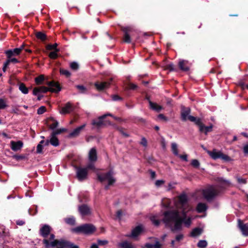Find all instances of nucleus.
Here are the masks:
<instances>
[{"label":"nucleus","mask_w":248,"mask_h":248,"mask_svg":"<svg viewBox=\"0 0 248 248\" xmlns=\"http://www.w3.org/2000/svg\"><path fill=\"white\" fill-rule=\"evenodd\" d=\"M176 210L167 211L164 213L163 219L166 226L170 227L173 231H178L181 229L182 224L188 227L191 223V218L186 217V213L190 210L188 203L187 195L182 194L178 197L175 202Z\"/></svg>","instance_id":"nucleus-1"},{"label":"nucleus","mask_w":248,"mask_h":248,"mask_svg":"<svg viewBox=\"0 0 248 248\" xmlns=\"http://www.w3.org/2000/svg\"><path fill=\"white\" fill-rule=\"evenodd\" d=\"M55 235L53 234L51 235V239L52 241L49 242V240L45 239L43 240V243L46 247H57L56 248H78L77 245L66 241L58 240L54 239Z\"/></svg>","instance_id":"nucleus-2"},{"label":"nucleus","mask_w":248,"mask_h":248,"mask_svg":"<svg viewBox=\"0 0 248 248\" xmlns=\"http://www.w3.org/2000/svg\"><path fill=\"white\" fill-rule=\"evenodd\" d=\"M46 84L48 87L41 86L34 88L33 90V95H37L39 93H45L48 91L57 93L61 90V88L59 84L54 81L46 82Z\"/></svg>","instance_id":"nucleus-3"},{"label":"nucleus","mask_w":248,"mask_h":248,"mask_svg":"<svg viewBox=\"0 0 248 248\" xmlns=\"http://www.w3.org/2000/svg\"><path fill=\"white\" fill-rule=\"evenodd\" d=\"M199 192L208 202L212 201L220 192L218 187L213 186H210L202 189L199 190Z\"/></svg>","instance_id":"nucleus-4"},{"label":"nucleus","mask_w":248,"mask_h":248,"mask_svg":"<svg viewBox=\"0 0 248 248\" xmlns=\"http://www.w3.org/2000/svg\"><path fill=\"white\" fill-rule=\"evenodd\" d=\"M97 177L98 180L101 182H108V185L105 186V189H108L110 186L115 182L114 172L112 170L105 173H97Z\"/></svg>","instance_id":"nucleus-5"},{"label":"nucleus","mask_w":248,"mask_h":248,"mask_svg":"<svg viewBox=\"0 0 248 248\" xmlns=\"http://www.w3.org/2000/svg\"><path fill=\"white\" fill-rule=\"evenodd\" d=\"M95 227L91 224H85L74 228L72 231L76 233L90 234L95 231Z\"/></svg>","instance_id":"nucleus-6"},{"label":"nucleus","mask_w":248,"mask_h":248,"mask_svg":"<svg viewBox=\"0 0 248 248\" xmlns=\"http://www.w3.org/2000/svg\"><path fill=\"white\" fill-rule=\"evenodd\" d=\"M208 155L214 160L221 158L225 161H230L231 158L227 155L223 154L221 151H217L216 149L212 151H207Z\"/></svg>","instance_id":"nucleus-7"},{"label":"nucleus","mask_w":248,"mask_h":248,"mask_svg":"<svg viewBox=\"0 0 248 248\" xmlns=\"http://www.w3.org/2000/svg\"><path fill=\"white\" fill-rule=\"evenodd\" d=\"M108 116L112 117L114 119H117V118L114 117L111 113H108L107 114H105L102 116L99 117L98 119L93 120L92 122V124L93 125H95L98 127H100L105 125V123H104V122L103 121V119Z\"/></svg>","instance_id":"nucleus-8"},{"label":"nucleus","mask_w":248,"mask_h":248,"mask_svg":"<svg viewBox=\"0 0 248 248\" xmlns=\"http://www.w3.org/2000/svg\"><path fill=\"white\" fill-rule=\"evenodd\" d=\"M88 171L87 169L79 168L77 170V176L78 180L83 181L87 178Z\"/></svg>","instance_id":"nucleus-9"},{"label":"nucleus","mask_w":248,"mask_h":248,"mask_svg":"<svg viewBox=\"0 0 248 248\" xmlns=\"http://www.w3.org/2000/svg\"><path fill=\"white\" fill-rule=\"evenodd\" d=\"M112 80V78H110L109 81L108 82H96L94 86L98 91H102L108 88L110 84V82Z\"/></svg>","instance_id":"nucleus-10"},{"label":"nucleus","mask_w":248,"mask_h":248,"mask_svg":"<svg viewBox=\"0 0 248 248\" xmlns=\"http://www.w3.org/2000/svg\"><path fill=\"white\" fill-rule=\"evenodd\" d=\"M50 232V228L49 226L47 225H45L44 226L42 227V228L40 229V233L41 235H42L45 239L44 240L46 239L49 241V242L52 241V239H51V235L50 236L49 239H47L46 237L49 234V232Z\"/></svg>","instance_id":"nucleus-11"},{"label":"nucleus","mask_w":248,"mask_h":248,"mask_svg":"<svg viewBox=\"0 0 248 248\" xmlns=\"http://www.w3.org/2000/svg\"><path fill=\"white\" fill-rule=\"evenodd\" d=\"M142 231L143 227L142 226H138L132 230L130 234H127L125 236L135 238L142 232Z\"/></svg>","instance_id":"nucleus-12"},{"label":"nucleus","mask_w":248,"mask_h":248,"mask_svg":"<svg viewBox=\"0 0 248 248\" xmlns=\"http://www.w3.org/2000/svg\"><path fill=\"white\" fill-rule=\"evenodd\" d=\"M188 119L193 122H194L196 124H197L199 127V130L200 132H202L203 131V124L202 122V120L200 118H197L192 116H189L188 117Z\"/></svg>","instance_id":"nucleus-13"},{"label":"nucleus","mask_w":248,"mask_h":248,"mask_svg":"<svg viewBox=\"0 0 248 248\" xmlns=\"http://www.w3.org/2000/svg\"><path fill=\"white\" fill-rule=\"evenodd\" d=\"M73 109L74 108L72 104L70 102H68L62 108L60 112L62 114H65L70 113Z\"/></svg>","instance_id":"nucleus-14"},{"label":"nucleus","mask_w":248,"mask_h":248,"mask_svg":"<svg viewBox=\"0 0 248 248\" xmlns=\"http://www.w3.org/2000/svg\"><path fill=\"white\" fill-rule=\"evenodd\" d=\"M78 211L82 216L89 215L91 214L90 208L85 204H83L78 207Z\"/></svg>","instance_id":"nucleus-15"},{"label":"nucleus","mask_w":248,"mask_h":248,"mask_svg":"<svg viewBox=\"0 0 248 248\" xmlns=\"http://www.w3.org/2000/svg\"><path fill=\"white\" fill-rule=\"evenodd\" d=\"M10 144L11 148L14 151H17L20 150L23 145V142L20 140L17 141H11Z\"/></svg>","instance_id":"nucleus-16"},{"label":"nucleus","mask_w":248,"mask_h":248,"mask_svg":"<svg viewBox=\"0 0 248 248\" xmlns=\"http://www.w3.org/2000/svg\"><path fill=\"white\" fill-rule=\"evenodd\" d=\"M190 109L189 108L182 107L181 110V119L183 121H186L188 119V117L190 116Z\"/></svg>","instance_id":"nucleus-17"},{"label":"nucleus","mask_w":248,"mask_h":248,"mask_svg":"<svg viewBox=\"0 0 248 248\" xmlns=\"http://www.w3.org/2000/svg\"><path fill=\"white\" fill-rule=\"evenodd\" d=\"M150 220H151L153 224L156 226H158L160 222L161 219V214H156L155 215H152L150 216Z\"/></svg>","instance_id":"nucleus-18"},{"label":"nucleus","mask_w":248,"mask_h":248,"mask_svg":"<svg viewBox=\"0 0 248 248\" xmlns=\"http://www.w3.org/2000/svg\"><path fill=\"white\" fill-rule=\"evenodd\" d=\"M86 124H83L82 125L78 127L75 128L72 132H71L69 135V137L70 138L72 137H76L78 136L81 131L83 129V128L85 127Z\"/></svg>","instance_id":"nucleus-19"},{"label":"nucleus","mask_w":248,"mask_h":248,"mask_svg":"<svg viewBox=\"0 0 248 248\" xmlns=\"http://www.w3.org/2000/svg\"><path fill=\"white\" fill-rule=\"evenodd\" d=\"M238 226L242 234L244 236H248V224H244L242 223L240 220L238 221Z\"/></svg>","instance_id":"nucleus-20"},{"label":"nucleus","mask_w":248,"mask_h":248,"mask_svg":"<svg viewBox=\"0 0 248 248\" xmlns=\"http://www.w3.org/2000/svg\"><path fill=\"white\" fill-rule=\"evenodd\" d=\"M88 157L91 162H94L97 160V153L95 148H92L89 152Z\"/></svg>","instance_id":"nucleus-21"},{"label":"nucleus","mask_w":248,"mask_h":248,"mask_svg":"<svg viewBox=\"0 0 248 248\" xmlns=\"http://www.w3.org/2000/svg\"><path fill=\"white\" fill-rule=\"evenodd\" d=\"M56 134L54 131L51 133L50 136V143L54 146H58L59 145V142L56 137Z\"/></svg>","instance_id":"nucleus-22"},{"label":"nucleus","mask_w":248,"mask_h":248,"mask_svg":"<svg viewBox=\"0 0 248 248\" xmlns=\"http://www.w3.org/2000/svg\"><path fill=\"white\" fill-rule=\"evenodd\" d=\"M131 30L132 29L130 27H126L123 29V31L124 32V40L126 43H129L131 42V39L129 34V32H130L131 31Z\"/></svg>","instance_id":"nucleus-23"},{"label":"nucleus","mask_w":248,"mask_h":248,"mask_svg":"<svg viewBox=\"0 0 248 248\" xmlns=\"http://www.w3.org/2000/svg\"><path fill=\"white\" fill-rule=\"evenodd\" d=\"M5 54L8 58L12 57L13 56L18 55L20 54V49L16 48L14 49H10L5 51Z\"/></svg>","instance_id":"nucleus-24"},{"label":"nucleus","mask_w":248,"mask_h":248,"mask_svg":"<svg viewBox=\"0 0 248 248\" xmlns=\"http://www.w3.org/2000/svg\"><path fill=\"white\" fill-rule=\"evenodd\" d=\"M179 66L180 68L184 71H187L189 69L188 62L185 60H180L179 62Z\"/></svg>","instance_id":"nucleus-25"},{"label":"nucleus","mask_w":248,"mask_h":248,"mask_svg":"<svg viewBox=\"0 0 248 248\" xmlns=\"http://www.w3.org/2000/svg\"><path fill=\"white\" fill-rule=\"evenodd\" d=\"M149 103L150 108L156 112H159L163 108L161 106L155 103L152 102L151 101H149Z\"/></svg>","instance_id":"nucleus-26"},{"label":"nucleus","mask_w":248,"mask_h":248,"mask_svg":"<svg viewBox=\"0 0 248 248\" xmlns=\"http://www.w3.org/2000/svg\"><path fill=\"white\" fill-rule=\"evenodd\" d=\"M207 206L206 203L200 202L198 204L196 210L198 213H203L206 211Z\"/></svg>","instance_id":"nucleus-27"},{"label":"nucleus","mask_w":248,"mask_h":248,"mask_svg":"<svg viewBox=\"0 0 248 248\" xmlns=\"http://www.w3.org/2000/svg\"><path fill=\"white\" fill-rule=\"evenodd\" d=\"M118 246L121 248H134L133 246L131 243H128L127 241H124L123 242L119 243Z\"/></svg>","instance_id":"nucleus-28"},{"label":"nucleus","mask_w":248,"mask_h":248,"mask_svg":"<svg viewBox=\"0 0 248 248\" xmlns=\"http://www.w3.org/2000/svg\"><path fill=\"white\" fill-rule=\"evenodd\" d=\"M202 232V229L199 228L194 229L191 232V235L193 237H196L200 235Z\"/></svg>","instance_id":"nucleus-29"},{"label":"nucleus","mask_w":248,"mask_h":248,"mask_svg":"<svg viewBox=\"0 0 248 248\" xmlns=\"http://www.w3.org/2000/svg\"><path fill=\"white\" fill-rule=\"evenodd\" d=\"M171 151L175 155H178V145L175 142L171 144Z\"/></svg>","instance_id":"nucleus-30"},{"label":"nucleus","mask_w":248,"mask_h":248,"mask_svg":"<svg viewBox=\"0 0 248 248\" xmlns=\"http://www.w3.org/2000/svg\"><path fill=\"white\" fill-rule=\"evenodd\" d=\"M144 248H161V245L157 241H155V244L153 245L149 243H147Z\"/></svg>","instance_id":"nucleus-31"},{"label":"nucleus","mask_w":248,"mask_h":248,"mask_svg":"<svg viewBox=\"0 0 248 248\" xmlns=\"http://www.w3.org/2000/svg\"><path fill=\"white\" fill-rule=\"evenodd\" d=\"M44 79H45L44 76L43 75H41L35 78V82L36 84L40 85L43 83Z\"/></svg>","instance_id":"nucleus-32"},{"label":"nucleus","mask_w":248,"mask_h":248,"mask_svg":"<svg viewBox=\"0 0 248 248\" xmlns=\"http://www.w3.org/2000/svg\"><path fill=\"white\" fill-rule=\"evenodd\" d=\"M19 89L24 94H27L29 92L28 89L23 83L19 85Z\"/></svg>","instance_id":"nucleus-33"},{"label":"nucleus","mask_w":248,"mask_h":248,"mask_svg":"<svg viewBox=\"0 0 248 248\" xmlns=\"http://www.w3.org/2000/svg\"><path fill=\"white\" fill-rule=\"evenodd\" d=\"M70 68L74 71H77L79 68V64L77 62H73L70 63L69 64Z\"/></svg>","instance_id":"nucleus-34"},{"label":"nucleus","mask_w":248,"mask_h":248,"mask_svg":"<svg viewBox=\"0 0 248 248\" xmlns=\"http://www.w3.org/2000/svg\"><path fill=\"white\" fill-rule=\"evenodd\" d=\"M8 107L6 100L0 98V110L6 108Z\"/></svg>","instance_id":"nucleus-35"},{"label":"nucleus","mask_w":248,"mask_h":248,"mask_svg":"<svg viewBox=\"0 0 248 248\" xmlns=\"http://www.w3.org/2000/svg\"><path fill=\"white\" fill-rule=\"evenodd\" d=\"M49 121H51L52 122V124H49V128L52 130L55 129L59 124L58 121L55 120L53 118L50 119Z\"/></svg>","instance_id":"nucleus-36"},{"label":"nucleus","mask_w":248,"mask_h":248,"mask_svg":"<svg viewBox=\"0 0 248 248\" xmlns=\"http://www.w3.org/2000/svg\"><path fill=\"white\" fill-rule=\"evenodd\" d=\"M76 87L79 90V92L81 93H85L87 91V88L83 85H78L76 86Z\"/></svg>","instance_id":"nucleus-37"},{"label":"nucleus","mask_w":248,"mask_h":248,"mask_svg":"<svg viewBox=\"0 0 248 248\" xmlns=\"http://www.w3.org/2000/svg\"><path fill=\"white\" fill-rule=\"evenodd\" d=\"M60 72L61 75H64L67 78L70 77L71 75L70 72L67 70L61 69Z\"/></svg>","instance_id":"nucleus-38"},{"label":"nucleus","mask_w":248,"mask_h":248,"mask_svg":"<svg viewBox=\"0 0 248 248\" xmlns=\"http://www.w3.org/2000/svg\"><path fill=\"white\" fill-rule=\"evenodd\" d=\"M64 221L68 224L74 225L75 223V218L73 217L64 218Z\"/></svg>","instance_id":"nucleus-39"},{"label":"nucleus","mask_w":248,"mask_h":248,"mask_svg":"<svg viewBox=\"0 0 248 248\" xmlns=\"http://www.w3.org/2000/svg\"><path fill=\"white\" fill-rule=\"evenodd\" d=\"M184 236L182 234H179L176 236L175 240H172L171 244L172 246H174L175 242H180L183 239Z\"/></svg>","instance_id":"nucleus-40"},{"label":"nucleus","mask_w":248,"mask_h":248,"mask_svg":"<svg viewBox=\"0 0 248 248\" xmlns=\"http://www.w3.org/2000/svg\"><path fill=\"white\" fill-rule=\"evenodd\" d=\"M207 245V242L205 240H200L197 244V246L200 248H205Z\"/></svg>","instance_id":"nucleus-41"},{"label":"nucleus","mask_w":248,"mask_h":248,"mask_svg":"<svg viewBox=\"0 0 248 248\" xmlns=\"http://www.w3.org/2000/svg\"><path fill=\"white\" fill-rule=\"evenodd\" d=\"M45 142V140H41L39 144H38L37 146V153L39 154H41L42 153V150H43V145L42 144Z\"/></svg>","instance_id":"nucleus-42"},{"label":"nucleus","mask_w":248,"mask_h":248,"mask_svg":"<svg viewBox=\"0 0 248 248\" xmlns=\"http://www.w3.org/2000/svg\"><path fill=\"white\" fill-rule=\"evenodd\" d=\"M203 131L202 132L204 133L206 135L208 133V132H211L212 130V125H210V126H206L203 124Z\"/></svg>","instance_id":"nucleus-43"},{"label":"nucleus","mask_w":248,"mask_h":248,"mask_svg":"<svg viewBox=\"0 0 248 248\" xmlns=\"http://www.w3.org/2000/svg\"><path fill=\"white\" fill-rule=\"evenodd\" d=\"M36 37H37V38L43 41L45 40L46 39V34L41 32H38L37 33Z\"/></svg>","instance_id":"nucleus-44"},{"label":"nucleus","mask_w":248,"mask_h":248,"mask_svg":"<svg viewBox=\"0 0 248 248\" xmlns=\"http://www.w3.org/2000/svg\"><path fill=\"white\" fill-rule=\"evenodd\" d=\"M6 62H8V64L9 65L10 62H13V63H18L19 62V61L16 59V58H12L11 57L8 58V59L6 61Z\"/></svg>","instance_id":"nucleus-45"},{"label":"nucleus","mask_w":248,"mask_h":248,"mask_svg":"<svg viewBox=\"0 0 248 248\" xmlns=\"http://www.w3.org/2000/svg\"><path fill=\"white\" fill-rule=\"evenodd\" d=\"M238 183L240 184H245L247 183V179L245 178L236 177Z\"/></svg>","instance_id":"nucleus-46"},{"label":"nucleus","mask_w":248,"mask_h":248,"mask_svg":"<svg viewBox=\"0 0 248 248\" xmlns=\"http://www.w3.org/2000/svg\"><path fill=\"white\" fill-rule=\"evenodd\" d=\"M191 164L192 166L195 168L199 167L200 165V162L197 159L192 160Z\"/></svg>","instance_id":"nucleus-47"},{"label":"nucleus","mask_w":248,"mask_h":248,"mask_svg":"<svg viewBox=\"0 0 248 248\" xmlns=\"http://www.w3.org/2000/svg\"><path fill=\"white\" fill-rule=\"evenodd\" d=\"M58 52V51H54L51 52L49 54V57L51 59H56L58 57V54H57Z\"/></svg>","instance_id":"nucleus-48"},{"label":"nucleus","mask_w":248,"mask_h":248,"mask_svg":"<svg viewBox=\"0 0 248 248\" xmlns=\"http://www.w3.org/2000/svg\"><path fill=\"white\" fill-rule=\"evenodd\" d=\"M57 44L55 43L53 45H49L47 46V49H54L55 51H59V50L57 48Z\"/></svg>","instance_id":"nucleus-49"},{"label":"nucleus","mask_w":248,"mask_h":248,"mask_svg":"<svg viewBox=\"0 0 248 248\" xmlns=\"http://www.w3.org/2000/svg\"><path fill=\"white\" fill-rule=\"evenodd\" d=\"M46 108L44 106H41L37 109L38 114H42L46 111Z\"/></svg>","instance_id":"nucleus-50"},{"label":"nucleus","mask_w":248,"mask_h":248,"mask_svg":"<svg viewBox=\"0 0 248 248\" xmlns=\"http://www.w3.org/2000/svg\"><path fill=\"white\" fill-rule=\"evenodd\" d=\"M162 203H163V206H165L166 207H170V200H168V199L165 200Z\"/></svg>","instance_id":"nucleus-51"},{"label":"nucleus","mask_w":248,"mask_h":248,"mask_svg":"<svg viewBox=\"0 0 248 248\" xmlns=\"http://www.w3.org/2000/svg\"><path fill=\"white\" fill-rule=\"evenodd\" d=\"M97 243H98V245L103 246V245H105L107 244L108 243V241L106 240H98Z\"/></svg>","instance_id":"nucleus-52"},{"label":"nucleus","mask_w":248,"mask_h":248,"mask_svg":"<svg viewBox=\"0 0 248 248\" xmlns=\"http://www.w3.org/2000/svg\"><path fill=\"white\" fill-rule=\"evenodd\" d=\"M140 144H141L144 147H146L147 146V141L146 139L144 137L142 138L141 140L140 141Z\"/></svg>","instance_id":"nucleus-53"},{"label":"nucleus","mask_w":248,"mask_h":248,"mask_svg":"<svg viewBox=\"0 0 248 248\" xmlns=\"http://www.w3.org/2000/svg\"><path fill=\"white\" fill-rule=\"evenodd\" d=\"M164 181L162 180H158L156 181L155 184L156 186L159 187L161 186L162 185H163L164 183Z\"/></svg>","instance_id":"nucleus-54"},{"label":"nucleus","mask_w":248,"mask_h":248,"mask_svg":"<svg viewBox=\"0 0 248 248\" xmlns=\"http://www.w3.org/2000/svg\"><path fill=\"white\" fill-rule=\"evenodd\" d=\"M158 118L160 119V120H162L164 121H167L168 120V119L164 116L163 114H160L158 115Z\"/></svg>","instance_id":"nucleus-55"},{"label":"nucleus","mask_w":248,"mask_h":248,"mask_svg":"<svg viewBox=\"0 0 248 248\" xmlns=\"http://www.w3.org/2000/svg\"><path fill=\"white\" fill-rule=\"evenodd\" d=\"M181 159L185 161H187V155H178Z\"/></svg>","instance_id":"nucleus-56"},{"label":"nucleus","mask_w":248,"mask_h":248,"mask_svg":"<svg viewBox=\"0 0 248 248\" xmlns=\"http://www.w3.org/2000/svg\"><path fill=\"white\" fill-rule=\"evenodd\" d=\"M66 130V129H64V128H62V129H58L55 131H54L56 134H59L60 133H61L62 132H64V131H65Z\"/></svg>","instance_id":"nucleus-57"},{"label":"nucleus","mask_w":248,"mask_h":248,"mask_svg":"<svg viewBox=\"0 0 248 248\" xmlns=\"http://www.w3.org/2000/svg\"><path fill=\"white\" fill-rule=\"evenodd\" d=\"M137 88V86L133 83H130L129 85V88L131 90H135Z\"/></svg>","instance_id":"nucleus-58"},{"label":"nucleus","mask_w":248,"mask_h":248,"mask_svg":"<svg viewBox=\"0 0 248 248\" xmlns=\"http://www.w3.org/2000/svg\"><path fill=\"white\" fill-rule=\"evenodd\" d=\"M86 169H87V170H88V169H93V170H94L95 169V167H94V165L93 163H90L87 166V168Z\"/></svg>","instance_id":"nucleus-59"},{"label":"nucleus","mask_w":248,"mask_h":248,"mask_svg":"<svg viewBox=\"0 0 248 248\" xmlns=\"http://www.w3.org/2000/svg\"><path fill=\"white\" fill-rule=\"evenodd\" d=\"M221 182L224 184L226 185H229L230 184V182L229 181L221 179Z\"/></svg>","instance_id":"nucleus-60"},{"label":"nucleus","mask_w":248,"mask_h":248,"mask_svg":"<svg viewBox=\"0 0 248 248\" xmlns=\"http://www.w3.org/2000/svg\"><path fill=\"white\" fill-rule=\"evenodd\" d=\"M9 66V64H8V62H6L4 63L3 66L2 68V70L4 72L6 71L7 67Z\"/></svg>","instance_id":"nucleus-61"},{"label":"nucleus","mask_w":248,"mask_h":248,"mask_svg":"<svg viewBox=\"0 0 248 248\" xmlns=\"http://www.w3.org/2000/svg\"><path fill=\"white\" fill-rule=\"evenodd\" d=\"M122 215V212L121 210H119L116 213L117 217L120 219Z\"/></svg>","instance_id":"nucleus-62"},{"label":"nucleus","mask_w":248,"mask_h":248,"mask_svg":"<svg viewBox=\"0 0 248 248\" xmlns=\"http://www.w3.org/2000/svg\"><path fill=\"white\" fill-rule=\"evenodd\" d=\"M121 98L117 95H114L112 96V99L114 101H117L120 100Z\"/></svg>","instance_id":"nucleus-63"},{"label":"nucleus","mask_w":248,"mask_h":248,"mask_svg":"<svg viewBox=\"0 0 248 248\" xmlns=\"http://www.w3.org/2000/svg\"><path fill=\"white\" fill-rule=\"evenodd\" d=\"M244 152L245 154H248V145H246L244 147Z\"/></svg>","instance_id":"nucleus-64"}]
</instances>
